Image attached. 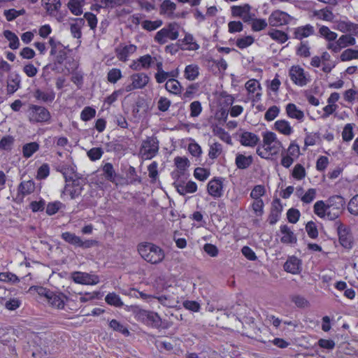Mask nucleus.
Instances as JSON below:
<instances>
[{"label":"nucleus","mask_w":358,"mask_h":358,"mask_svg":"<svg viewBox=\"0 0 358 358\" xmlns=\"http://www.w3.org/2000/svg\"><path fill=\"white\" fill-rule=\"evenodd\" d=\"M138 252L143 259L152 264L162 262L165 257L164 251L152 243H140L138 245Z\"/></svg>","instance_id":"obj_1"},{"label":"nucleus","mask_w":358,"mask_h":358,"mask_svg":"<svg viewBox=\"0 0 358 358\" xmlns=\"http://www.w3.org/2000/svg\"><path fill=\"white\" fill-rule=\"evenodd\" d=\"M159 142L155 136H147V138L142 141L140 148L139 155L141 159L149 160L155 157L159 152Z\"/></svg>","instance_id":"obj_2"},{"label":"nucleus","mask_w":358,"mask_h":358,"mask_svg":"<svg viewBox=\"0 0 358 358\" xmlns=\"http://www.w3.org/2000/svg\"><path fill=\"white\" fill-rule=\"evenodd\" d=\"M179 28L180 26L176 22L169 23L156 33L154 37L155 41L163 45L167 43L168 40H176L179 36Z\"/></svg>","instance_id":"obj_3"},{"label":"nucleus","mask_w":358,"mask_h":358,"mask_svg":"<svg viewBox=\"0 0 358 358\" xmlns=\"http://www.w3.org/2000/svg\"><path fill=\"white\" fill-rule=\"evenodd\" d=\"M62 238L69 244L83 249H88L98 245V241L92 239L83 241L80 236L73 233L66 231L62 234Z\"/></svg>","instance_id":"obj_4"},{"label":"nucleus","mask_w":358,"mask_h":358,"mask_svg":"<svg viewBox=\"0 0 358 358\" xmlns=\"http://www.w3.org/2000/svg\"><path fill=\"white\" fill-rule=\"evenodd\" d=\"M51 118L47 108L37 105H31L29 108V120L30 122H46Z\"/></svg>","instance_id":"obj_5"},{"label":"nucleus","mask_w":358,"mask_h":358,"mask_svg":"<svg viewBox=\"0 0 358 358\" xmlns=\"http://www.w3.org/2000/svg\"><path fill=\"white\" fill-rule=\"evenodd\" d=\"M65 181L66 184L63 192L64 194H69L71 199H72L79 196L81 194L83 189V180L79 178L74 179L71 177L68 178L66 176H65Z\"/></svg>","instance_id":"obj_6"},{"label":"nucleus","mask_w":358,"mask_h":358,"mask_svg":"<svg viewBox=\"0 0 358 358\" xmlns=\"http://www.w3.org/2000/svg\"><path fill=\"white\" fill-rule=\"evenodd\" d=\"M292 20V17L288 13L275 10L268 17V24L271 27H281L288 24Z\"/></svg>","instance_id":"obj_7"},{"label":"nucleus","mask_w":358,"mask_h":358,"mask_svg":"<svg viewBox=\"0 0 358 358\" xmlns=\"http://www.w3.org/2000/svg\"><path fill=\"white\" fill-rule=\"evenodd\" d=\"M289 74L291 80L299 86H305L309 82L308 78L305 74L303 69L299 66H292Z\"/></svg>","instance_id":"obj_8"},{"label":"nucleus","mask_w":358,"mask_h":358,"mask_svg":"<svg viewBox=\"0 0 358 358\" xmlns=\"http://www.w3.org/2000/svg\"><path fill=\"white\" fill-rule=\"evenodd\" d=\"M137 316L139 320L155 327L161 326L162 320L157 313L141 310L138 312Z\"/></svg>","instance_id":"obj_9"},{"label":"nucleus","mask_w":358,"mask_h":358,"mask_svg":"<svg viewBox=\"0 0 358 358\" xmlns=\"http://www.w3.org/2000/svg\"><path fill=\"white\" fill-rule=\"evenodd\" d=\"M71 278L76 283L78 284L95 285L99 282L98 276L80 271L73 272Z\"/></svg>","instance_id":"obj_10"},{"label":"nucleus","mask_w":358,"mask_h":358,"mask_svg":"<svg viewBox=\"0 0 358 358\" xmlns=\"http://www.w3.org/2000/svg\"><path fill=\"white\" fill-rule=\"evenodd\" d=\"M223 181L222 178H215L210 180L207 185L208 194L214 198H220L223 194Z\"/></svg>","instance_id":"obj_11"},{"label":"nucleus","mask_w":358,"mask_h":358,"mask_svg":"<svg viewBox=\"0 0 358 358\" xmlns=\"http://www.w3.org/2000/svg\"><path fill=\"white\" fill-rule=\"evenodd\" d=\"M339 242L345 248H351L352 246V237L349 229L340 223L337 228Z\"/></svg>","instance_id":"obj_12"},{"label":"nucleus","mask_w":358,"mask_h":358,"mask_svg":"<svg viewBox=\"0 0 358 358\" xmlns=\"http://www.w3.org/2000/svg\"><path fill=\"white\" fill-rule=\"evenodd\" d=\"M66 299L63 293L52 291L46 301L52 308L62 310L64 308Z\"/></svg>","instance_id":"obj_13"},{"label":"nucleus","mask_w":358,"mask_h":358,"mask_svg":"<svg viewBox=\"0 0 358 358\" xmlns=\"http://www.w3.org/2000/svg\"><path fill=\"white\" fill-rule=\"evenodd\" d=\"M282 211V206L280 200L278 198L273 199L271 212L268 217V222L270 224H275L279 220L281 213Z\"/></svg>","instance_id":"obj_14"},{"label":"nucleus","mask_w":358,"mask_h":358,"mask_svg":"<svg viewBox=\"0 0 358 358\" xmlns=\"http://www.w3.org/2000/svg\"><path fill=\"white\" fill-rule=\"evenodd\" d=\"M20 76L15 72L10 73L7 79V94H14L19 88H20Z\"/></svg>","instance_id":"obj_15"},{"label":"nucleus","mask_w":358,"mask_h":358,"mask_svg":"<svg viewBox=\"0 0 358 358\" xmlns=\"http://www.w3.org/2000/svg\"><path fill=\"white\" fill-rule=\"evenodd\" d=\"M136 51L135 45H128L124 46H119L115 49L117 57L120 61L126 62L129 55Z\"/></svg>","instance_id":"obj_16"},{"label":"nucleus","mask_w":358,"mask_h":358,"mask_svg":"<svg viewBox=\"0 0 358 358\" xmlns=\"http://www.w3.org/2000/svg\"><path fill=\"white\" fill-rule=\"evenodd\" d=\"M301 262L297 257L292 256L289 257L284 264V269L285 271L292 273L298 274L301 271Z\"/></svg>","instance_id":"obj_17"},{"label":"nucleus","mask_w":358,"mask_h":358,"mask_svg":"<svg viewBox=\"0 0 358 358\" xmlns=\"http://www.w3.org/2000/svg\"><path fill=\"white\" fill-rule=\"evenodd\" d=\"M280 232L282 236L280 238V241L285 244H294L297 241V238L290 228L286 225L280 226Z\"/></svg>","instance_id":"obj_18"},{"label":"nucleus","mask_w":358,"mask_h":358,"mask_svg":"<svg viewBox=\"0 0 358 358\" xmlns=\"http://www.w3.org/2000/svg\"><path fill=\"white\" fill-rule=\"evenodd\" d=\"M259 141V138L255 134L244 131L240 136V142L241 145L249 147L255 146Z\"/></svg>","instance_id":"obj_19"},{"label":"nucleus","mask_w":358,"mask_h":358,"mask_svg":"<svg viewBox=\"0 0 358 358\" xmlns=\"http://www.w3.org/2000/svg\"><path fill=\"white\" fill-rule=\"evenodd\" d=\"M102 171H103V175L104 178L107 180L115 184L116 185L118 184L117 183L118 175L115 173L114 167L111 163H109V162L106 163L102 166Z\"/></svg>","instance_id":"obj_20"},{"label":"nucleus","mask_w":358,"mask_h":358,"mask_svg":"<svg viewBox=\"0 0 358 358\" xmlns=\"http://www.w3.org/2000/svg\"><path fill=\"white\" fill-rule=\"evenodd\" d=\"M131 80L136 89H143L148 85L150 78L146 73H137L131 76Z\"/></svg>","instance_id":"obj_21"},{"label":"nucleus","mask_w":358,"mask_h":358,"mask_svg":"<svg viewBox=\"0 0 358 358\" xmlns=\"http://www.w3.org/2000/svg\"><path fill=\"white\" fill-rule=\"evenodd\" d=\"M42 2L45 4L48 14L57 17L62 6L60 0H42Z\"/></svg>","instance_id":"obj_22"},{"label":"nucleus","mask_w":358,"mask_h":358,"mask_svg":"<svg viewBox=\"0 0 358 358\" xmlns=\"http://www.w3.org/2000/svg\"><path fill=\"white\" fill-rule=\"evenodd\" d=\"M315 33L314 27L310 24L299 27L295 29L294 31V38L301 40L303 38H307Z\"/></svg>","instance_id":"obj_23"},{"label":"nucleus","mask_w":358,"mask_h":358,"mask_svg":"<svg viewBox=\"0 0 358 358\" xmlns=\"http://www.w3.org/2000/svg\"><path fill=\"white\" fill-rule=\"evenodd\" d=\"M286 113L289 117L296 119L299 122L303 121L304 113L299 110L294 103H288L286 106Z\"/></svg>","instance_id":"obj_24"},{"label":"nucleus","mask_w":358,"mask_h":358,"mask_svg":"<svg viewBox=\"0 0 358 358\" xmlns=\"http://www.w3.org/2000/svg\"><path fill=\"white\" fill-rule=\"evenodd\" d=\"M34 96L36 99L45 102H52L55 98V93L52 90H50L48 92H44L41 90L40 89H37L35 90L34 93Z\"/></svg>","instance_id":"obj_25"},{"label":"nucleus","mask_w":358,"mask_h":358,"mask_svg":"<svg viewBox=\"0 0 358 358\" xmlns=\"http://www.w3.org/2000/svg\"><path fill=\"white\" fill-rule=\"evenodd\" d=\"M17 190L23 196L29 195L34 192L35 183L32 180L22 181L19 185Z\"/></svg>","instance_id":"obj_26"},{"label":"nucleus","mask_w":358,"mask_h":358,"mask_svg":"<svg viewBox=\"0 0 358 358\" xmlns=\"http://www.w3.org/2000/svg\"><path fill=\"white\" fill-rule=\"evenodd\" d=\"M274 127L278 131L285 136H289L293 132L292 127L290 126L289 123L285 120L276 121Z\"/></svg>","instance_id":"obj_27"},{"label":"nucleus","mask_w":358,"mask_h":358,"mask_svg":"<svg viewBox=\"0 0 358 358\" xmlns=\"http://www.w3.org/2000/svg\"><path fill=\"white\" fill-rule=\"evenodd\" d=\"M85 24L83 18H76L74 22L71 24V33L74 38H80L82 36L81 28Z\"/></svg>","instance_id":"obj_28"},{"label":"nucleus","mask_w":358,"mask_h":358,"mask_svg":"<svg viewBox=\"0 0 358 358\" xmlns=\"http://www.w3.org/2000/svg\"><path fill=\"white\" fill-rule=\"evenodd\" d=\"M166 90L173 94H180L182 91V87L180 82L174 78H171L167 80L165 84Z\"/></svg>","instance_id":"obj_29"},{"label":"nucleus","mask_w":358,"mask_h":358,"mask_svg":"<svg viewBox=\"0 0 358 358\" xmlns=\"http://www.w3.org/2000/svg\"><path fill=\"white\" fill-rule=\"evenodd\" d=\"M252 156H245L241 154H238L236 157V165L240 169H245L248 168L252 163Z\"/></svg>","instance_id":"obj_30"},{"label":"nucleus","mask_w":358,"mask_h":358,"mask_svg":"<svg viewBox=\"0 0 358 358\" xmlns=\"http://www.w3.org/2000/svg\"><path fill=\"white\" fill-rule=\"evenodd\" d=\"M3 36L9 41L8 47L10 49L16 50L20 46V41L17 36L10 30H5L3 31Z\"/></svg>","instance_id":"obj_31"},{"label":"nucleus","mask_w":358,"mask_h":358,"mask_svg":"<svg viewBox=\"0 0 358 358\" xmlns=\"http://www.w3.org/2000/svg\"><path fill=\"white\" fill-rule=\"evenodd\" d=\"M199 66L196 64L187 65L184 71V76L188 80H194L199 74Z\"/></svg>","instance_id":"obj_32"},{"label":"nucleus","mask_w":358,"mask_h":358,"mask_svg":"<svg viewBox=\"0 0 358 358\" xmlns=\"http://www.w3.org/2000/svg\"><path fill=\"white\" fill-rule=\"evenodd\" d=\"M327 206L329 208H331L334 207V208H336V210H339L341 211V209L343 208L344 204H345V200L343 197L338 195H335L333 196H331L327 201Z\"/></svg>","instance_id":"obj_33"},{"label":"nucleus","mask_w":358,"mask_h":358,"mask_svg":"<svg viewBox=\"0 0 358 358\" xmlns=\"http://www.w3.org/2000/svg\"><path fill=\"white\" fill-rule=\"evenodd\" d=\"M268 35L274 41L279 42L280 43H284L286 42L289 37L288 35L280 30L271 29L268 32Z\"/></svg>","instance_id":"obj_34"},{"label":"nucleus","mask_w":358,"mask_h":358,"mask_svg":"<svg viewBox=\"0 0 358 358\" xmlns=\"http://www.w3.org/2000/svg\"><path fill=\"white\" fill-rule=\"evenodd\" d=\"M231 10L233 16L241 18L245 14L251 11V6L248 3L243 6H233L231 7Z\"/></svg>","instance_id":"obj_35"},{"label":"nucleus","mask_w":358,"mask_h":358,"mask_svg":"<svg viewBox=\"0 0 358 358\" xmlns=\"http://www.w3.org/2000/svg\"><path fill=\"white\" fill-rule=\"evenodd\" d=\"M39 149V145L36 142H31L27 143L22 147L23 156L25 158L31 157L34 153L38 151Z\"/></svg>","instance_id":"obj_36"},{"label":"nucleus","mask_w":358,"mask_h":358,"mask_svg":"<svg viewBox=\"0 0 358 358\" xmlns=\"http://www.w3.org/2000/svg\"><path fill=\"white\" fill-rule=\"evenodd\" d=\"M315 15L319 19L328 22H332L334 19V15L333 14L329 7H326L323 9L316 11Z\"/></svg>","instance_id":"obj_37"},{"label":"nucleus","mask_w":358,"mask_h":358,"mask_svg":"<svg viewBox=\"0 0 358 358\" xmlns=\"http://www.w3.org/2000/svg\"><path fill=\"white\" fill-rule=\"evenodd\" d=\"M83 3L84 0H70L68 3V8L73 14L79 15L83 13Z\"/></svg>","instance_id":"obj_38"},{"label":"nucleus","mask_w":358,"mask_h":358,"mask_svg":"<svg viewBox=\"0 0 358 358\" xmlns=\"http://www.w3.org/2000/svg\"><path fill=\"white\" fill-rule=\"evenodd\" d=\"M314 213L320 217L323 218L326 216L327 210L329 208L327 206V203H325L323 201H317L313 206Z\"/></svg>","instance_id":"obj_39"},{"label":"nucleus","mask_w":358,"mask_h":358,"mask_svg":"<svg viewBox=\"0 0 358 358\" xmlns=\"http://www.w3.org/2000/svg\"><path fill=\"white\" fill-rule=\"evenodd\" d=\"M162 24L163 22L161 20H157L155 21L146 20L143 21L141 24L143 29L147 30L148 31H152L160 27L162 25Z\"/></svg>","instance_id":"obj_40"},{"label":"nucleus","mask_w":358,"mask_h":358,"mask_svg":"<svg viewBox=\"0 0 358 358\" xmlns=\"http://www.w3.org/2000/svg\"><path fill=\"white\" fill-rule=\"evenodd\" d=\"M105 301L108 304L116 307H122L123 306V302L119 295L114 292L108 293L105 298Z\"/></svg>","instance_id":"obj_41"},{"label":"nucleus","mask_w":358,"mask_h":358,"mask_svg":"<svg viewBox=\"0 0 358 358\" xmlns=\"http://www.w3.org/2000/svg\"><path fill=\"white\" fill-rule=\"evenodd\" d=\"M319 33L329 41H334L338 36L336 33L331 31L329 28L326 26H322L319 29Z\"/></svg>","instance_id":"obj_42"},{"label":"nucleus","mask_w":358,"mask_h":358,"mask_svg":"<svg viewBox=\"0 0 358 358\" xmlns=\"http://www.w3.org/2000/svg\"><path fill=\"white\" fill-rule=\"evenodd\" d=\"M340 59L342 62L358 59V50L346 49L341 53Z\"/></svg>","instance_id":"obj_43"},{"label":"nucleus","mask_w":358,"mask_h":358,"mask_svg":"<svg viewBox=\"0 0 358 358\" xmlns=\"http://www.w3.org/2000/svg\"><path fill=\"white\" fill-rule=\"evenodd\" d=\"M182 42L185 45H189L188 47L185 48V50H196L199 48V45L194 41L193 36L190 34H185Z\"/></svg>","instance_id":"obj_44"},{"label":"nucleus","mask_w":358,"mask_h":358,"mask_svg":"<svg viewBox=\"0 0 358 358\" xmlns=\"http://www.w3.org/2000/svg\"><path fill=\"white\" fill-rule=\"evenodd\" d=\"M268 24L265 19H253L251 22V28L254 31H259L264 29Z\"/></svg>","instance_id":"obj_45"},{"label":"nucleus","mask_w":358,"mask_h":358,"mask_svg":"<svg viewBox=\"0 0 358 358\" xmlns=\"http://www.w3.org/2000/svg\"><path fill=\"white\" fill-rule=\"evenodd\" d=\"M213 133L215 136H218L222 141L231 143V138L230 135L222 127H216L213 129Z\"/></svg>","instance_id":"obj_46"},{"label":"nucleus","mask_w":358,"mask_h":358,"mask_svg":"<svg viewBox=\"0 0 358 358\" xmlns=\"http://www.w3.org/2000/svg\"><path fill=\"white\" fill-rule=\"evenodd\" d=\"M109 326L114 331L120 332V333H122L124 336H129V331L127 329V327H125L123 324H120L116 320H112L110 322V323H109Z\"/></svg>","instance_id":"obj_47"},{"label":"nucleus","mask_w":358,"mask_h":358,"mask_svg":"<svg viewBox=\"0 0 358 358\" xmlns=\"http://www.w3.org/2000/svg\"><path fill=\"white\" fill-rule=\"evenodd\" d=\"M337 41L340 43L342 48L350 45H354L356 43L355 38L351 35L348 34L342 35Z\"/></svg>","instance_id":"obj_48"},{"label":"nucleus","mask_w":358,"mask_h":358,"mask_svg":"<svg viewBox=\"0 0 358 358\" xmlns=\"http://www.w3.org/2000/svg\"><path fill=\"white\" fill-rule=\"evenodd\" d=\"M100 8H114L123 5L122 0H99Z\"/></svg>","instance_id":"obj_49"},{"label":"nucleus","mask_w":358,"mask_h":358,"mask_svg":"<svg viewBox=\"0 0 358 358\" xmlns=\"http://www.w3.org/2000/svg\"><path fill=\"white\" fill-rule=\"evenodd\" d=\"M122 78L120 69L113 68L109 71L107 75V79L110 83H115Z\"/></svg>","instance_id":"obj_50"},{"label":"nucleus","mask_w":358,"mask_h":358,"mask_svg":"<svg viewBox=\"0 0 358 358\" xmlns=\"http://www.w3.org/2000/svg\"><path fill=\"white\" fill-rule=\"evenodd\" d=\"M177 171H183L185 173L186 169L189 166V161L186 157H176L174 159Z\"/></svg>","instance_id":"obj_51"},{"label":"nucleus","mask_w":358,"mask_h":358,"mask_svg":"<svg viewBox=\"0 0 358 358\" xmlns=\"http://www.w3.org/2000/svg\"><path fill=\"white\" fill-rule=\"evenodd\" d=\"M62 207H64V204L60 201H55V202L49 203L47 205L46 213L48 215H55Z\"/></svg>","instance_id":"obj_52"},{"label":"nucleus","mask_w":358,"mask_h":358,"mask_svg":"<svg viewBox=\"0 0 358 358\" xmlns=\"http://www.w3.org/2000/svg\"><path fill=\"white\" fill-rule=\"evenodd\" d=\"M306 174L304 167L301 164H297L294 167L292 175L295 179L300 180L306 177Z\"/></svg>","instance_id":"obj_53"},{"label":"nucleus","mask_w":358,"mask_h":358,"mask_svg":"<svg viewBox=\"0 0 358 358\" xmlns=\"http://www.w3.org/2000/svg\"><path fill=\"white\" fill-rule=\"evenodd\" d=\"M189 110L191 117H198L202 111V106L201 102L199 101H194L192 102L189 106Z\"/></svg>","instance_id":"obj_54"},{"label":"nucleus","mask_w":358,"mask_h":358,"mask_svg":"<svg viewBox=\"0 0 358 358\" xmlns=\"http://www.w3.org/2000/svg\"><path fill=\"white\" fill-rule=\"evenodd\" d=\"M194 177L201 181H204L210 176V171L204 168L197 167L194 171Z\"/></svg>","instance_id":"obj_55"},{"label":"nucleus","mask_w":358,"mask_h":358,"mask_svg":"<svg viewBox=\"0 0 358 358\" xmlns=\"http://www.w3.org/2000/svg\"><path fill=\"white\" fill-rule=\"evenodd\" d=\"M96 115L95 109L87 106L84 108L80 114V118L83 121H89L92 118H93Z\"/></svg>","instance_id":"obj_56"},{"label":"nucleus","mask_w":358,"mask_h":358,"mask_svg":"<svg viewBox=\"0 0 358 358\" xmlns=\"http://www.w3.org/2000/svg\"><path fill=\"white\" fill-rule=\"evenodd\" d=\"M138 61L141 64V67L143 69H148L151 66L152 64L154 63L155 61H157L156 57H152L150 55H145L138 58Z\"/></svg>","instance_id":"obj_57"},{"label":"nucleus","mask_w":358,"mask_h":358,"mask_svg":"<svg viewBox=\"0 0 358 358\" xmlns=\"http://www.w3.org/2000/svg\"><path fill=\"white\" fill-rule=\"evenodd\" d=\"M348 211L354 215H358V194L354 196L348 203Z\"/></svg>","instance_id":"obj_58"},{"label":"nucleus","mask_w":358,"mask_h":358,"mask_svg":"<svg viewBox=\"0 0 358 358\" xmlns=\"http://www.w3.org/2000/svg\"><path fill=\"white\" fill-rule=\"evenodd\" d=\"M245 88L249 93H255L257 90L260 91L262 90L260 83L255 79L249 80L245 83Z\"/></svg>","instance_id":"obj_59"},{"label":"nucleus","mask_w":358,"mask_h":358,"mask_svg":"<svg viewBox=\"0 0 358 358\" xmlns=\"http://www.w3.org/2000/svg\"><path fill=\"white\" fill-rule=\"evenodd\" d=\"M265 194V188L262 185H256L250 192V196L254 200H262L260 199Z\"/></svg>","instance_id":"obj_60"},{"label":"nucleus","mask_w":358,"mask_h":358,"mask_svg":"<svg viewBox=\"0 0 358 358\" xmlns=\"http://www.w3.org/2000/svg\"><path fill=\"white\" fill-rule=\"evenodd\" d=\"M279 113V108L276 106H273L265 113L264 118L267 121H272L278 115Z\"/></svg>","instance_id":"obj_61"},{"label":"nucleus","mask_w":358,"mask_h":358,"mask_svg":"<svg viewBox=\"0 0 358 358\" xmlns=\"http://www.w3.org/2000/svg\"><path fill=\"white\" fill-rule=\"evenodd\" d=\"M14 143V138L11 136H6L0 141V149L7 150H10Z\"/></svg>","instance_id":"obj_62"},{"label":"nucleus","mask_w":358,"mask_h":358,"mask_svg":"<svg viewBox=\"0 0 358 358\" xmlns=\"http://www.w3.org/2000/svg\"><path fill=\"white\" fill-rule=\"evenodd\" d=\"M222 152V145L219 143H214L210 147L208 156L210 159H215Z\"/></svg>","instance_id":"obj_63"},{"label":"nucleus","mask_w":358,"mask_h":358,"mask_svg":"<svg viewBox=\"0 0 358 358\" xmlns=\"http://www.w3.org/2000/svg\"><path fill=\"white\" fill-rule=\"evenodd\" d=\"M103 154V151L101 148H93L87 152L88 157L92 161L99 159Z\"/></svg>","instance_id":"obj_64"}]
</instances>
